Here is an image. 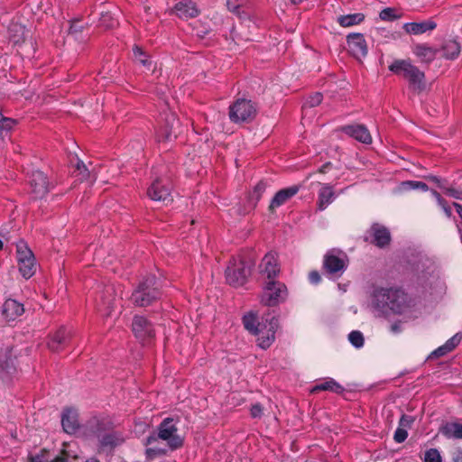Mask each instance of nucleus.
<instances>
[{
	"mask_svg": "<svg viewBox=\"0 0 462 462\" xmlns=\"http://www.w3.org/2000/svg\"><path fill=\"white\" fill-rule=\"evenodd\" d=\"M369 308L374 316L388 317L392 314L412 317L411 300L398 289H375L371 296Z\"/></svg>",
	"mask_w": 462,
	"mask_h": 462,
	"instance_id": "f257e3e1",
	"label": "nucleus"
},
{
	"mask_svg": "<svg viewBox=\"0 0 462 462\" xmlns=\"http://www.w3.org/2000/svg\"><path fill=\"white\" fill-rule=\"evenodd\" d=\"M243 324L246 330L256 337L259 347L269 348L275 340V334L279 328V320L276 317L267 314L258 319L256 313L249 311L243 316Z\"/></svg>",
	"mask_w": 462,
	"mask_h": 462,
	"instance_id": "f03ea898",
	"label": "nucleus"
},
{
	"mask_svg": "<svg viewBox=\"0 0 462 462\" xmlns=\"http://www.w3.org/2000/svg\"><path fill=\"white\" fill-rule=\"evenodd\" d=\"M423 269L418 273L417 284L421 294L431 300H437L445 293L446 286L435 264L426 261Z\"/></svg>",
	"mask_w": 462,
	"mask_h": 462,
	"instance_id": "7ed1b4c3",
	"label": "nucleus"
},
{
	"mask_svg": "<svg viewBox=\"0 0 462 462\" xmlns=\"http://www.w3.org/2000/svg\"><path fill=\"white\" fill-rule=\"evenodd\" d=\"M389 69L408 79L414 89L422 90L424 88V73L411 64L409 60H396L389 66Z\"/></svg>",
	"mask_w": 462,
	"mask_h": 462,
	"instance_id": "20e7f679",
	"label": "nucleus"
},
{
	"mask_svg": "<svg viewBox=\"0 0 462 462\" xmlns=\"http://www.w3.org/2000/svg\"><path fill=\"white\" fill-rule=\"evenodd\" d=\"M157 439L166 441L172 450L180 448L183 444V439L178 434V428L171 418H166L161 422L158 426L157 434L148 437L146 444H152Z\"/></svg>",
	"mask_w": 462,
	"mask_h": 462,
	"instance_id": "39448f33",
	"label": "nucleus"
},
{
	"mask_svg": "<svg viewBox=\"0 0 462 462\" xmlns=\"http://www.w3.org/2000/svg\"><path fill=\"white\" fill-rule=\"evenodd\" d=\"M161 295L156 279L153 275L143 280L137 289L132 293L133 301L138 306H147Z\"/></svg>",
	"mask_w": 462,
	"mask_h": 462,
	"instance_id": "423d86ee",
	"label": "nucleus"
},
{
	"mask_svg": "<svg viewBox=\"0 0 462 462\" xmlns=\"http://www.w3.org/2000/svg\"><path fill=\"white\" fill-rule=\"evenodd\" d=\"M287 287L278 281H269L263 286L260 301L265 306H277L287 299Z\"/></svg>",
	"mask_w": 462,
	"mask_h": 462,
	"instance_id": "0eeeda50",
	"label": "nucleus"
},
{
	"mask_svg": "<svg viewBox=\"0 0 462 462\" xmlns=\"http://www.w3.org/2000/svg\"><path fill=\"white\" fill-rule=\"evenodd\" d=\"M16 259L22 276L25 279L31 278L36 272V260L32 250L23 240L16 243Z\"/></svg>",
	"mask_w": 462,
	"mask_h": 462,
	"instance_id": "6e6552de",
	"label": "nucleus"
},
{
	"mask_svg": "<svg viewBox=\"0 0 462 462\" xmlns=\"http://www.w3.org/2000/svg\"><path fill=\"white\" fill-rule=\"evenodd\" d=\"M257 113L255 104L247 98H238L233 103V122H250Z\"/></svg>",
	"mask_w": 462,
	"mask_h": 462,
	"instance_id": "1a4fd4ad",
	"label": "nucleus"
},
{
	"mask_svg": "<svg viewBox=\"0 0 462 462\" xmlns=\"http://www.w3.org/2000/svg\"><path fill=\"white\" fill-rule=\"evenodd\" d=\"M254 260L251 254L239 257V262L233 263V287L243 286L252 273Z\"/></svg>",
	"mask_w": 462,
	"mask_h": 462,
	"instance_id": "9d476101",
	"label": "nucleus"
},
{
	"mask_svg": "<svg viewBox=\"0 0 462 462\" xmlns=\"http://www.w3.org/2000/svg\"><path fill=\"white\" fill-rule=\"evenodd\" d=\"M347 257L337 250L328 251L324 256V267L332 275L340 276L346 267Z\"/></svg>",
	"mask_w": 462,
	"mask_h": 462,
	"instance_id": "9b49d317",
	"label": "nucleus"
},
{
	"mask_svg": "<svg viewBox=\"0 0 462 462\" xmlns=\"http://www.w3.org/2000/svg\"><path fill=\"white\" fill-rule=\"evenodd\" d=\"M259 273L264 279L269 281H275V277L280 273V266L278 263L277 254L274 252L267 253L262 259L258 266Z\"/></svg>",
	"mask_w": 462,
	"mask_h": 462,
	"instance_id": "f8f14e48",
	"label": "nucleus"
},
{
	"mask_svg": "<svg viewBox=\"0 0 462 462\" xmlns=\"http://www.w3.org/2000/svg\"><path fill=\"white\" fill-rule=\"evenodd\" d=\"M347 51L356 59L361 60L368 53V47L362 33H350L346 37Z\"/></svg>",
	"mask_w": 462,
	"mask_h": 462,
	"instance_id": "ddd939ff",
	"label": "nucleus"
},
{
	"mask_svg": "<svg viewBox=\"0 0 462 462\" xmlns=\"http://www.w3.org/2000/svg\"><path fill=\"white\" fill-rule=\"evenodd\" d=\"M29 184L35 199L43 198L49 191V182L46 175L41 171H32L28 176Z\"/></svg>",
	"mask_w": 462,
	"mask_h": 462,
	"instance_id": "4468645a",
	"label": "nucleus"
},
{
	"mask_svg": "<svg viewBox=\"0 0 462 462\" xmlns=\"http://www.w3.org/2000/svg\"><path fill=\"white\" fill-rule=\"evenodd\" d=\"M132 329L136 338L141 341L149 340L154 337L152 325L142 316L134 318Z\"/></svg>",
	"mask_w": 462,
	"mask_h": 462,
	"instance_id": "2eb2a0df",
	"label": "nucleus"
},
{
	"mask_svg": "<svg viewBox=\"0 0 462 462\" xmlns=\"http://www.w3.org/2000/svg\"><path fill=\"white\" fill-rule=\"evenodd\" d=\"M148 197L154 201H170L171 188L162 179H156L147 190Z\"/></svg>",
	"mask_w": 462,
	"mask_h": 462,
	"instance_id": "dca6fc26",
	"label": "nucleus"
},
{
	"mask_svg": "<svg viewBox=\"0 0 462 462\" xmlns=\"http://www.w3.org/2000/svg\"><path fill=\"white\" fill-rule=\"evenodd\" d=\"M300 189L298 186H291L285 189H280L275 193L271 203L269 205V209L271 211H274L276 208L287 203L292 197H294Z\"/></svg>",
	"mask_w": 462,
	"mask_h": 462,
	"instance_id": "f3484780",
	"label": "nucleus"
},
{
	"mask_svg": "<svg viewBox=\"0 0 462 462\" xmlns=\"http://www.w3.org/2000/svg\"><path fill=\"white\" fill-rule=\"evenodd\" d=\"M179 121L174 115L167 116L166 123L163 127L157 131V139L159 142L171 141L177 136V125Z\"/></svg>",
	"mask_w": 462,
	"mask_h": 462,
	"instance_id": "a211bd4d",
	"label": "nucleus"
},
{
	"mask_svg": "<svg viewBox=\"0 0 462 462\" xmlns=\"http://www.w3.org/2000/svg\"><path fill=\"white\" fill-rule=\"evenodd\" d=\"M342 130L346 134L363 143L368 144L372 143V136L368 129L363 125H346Z\"/></svg>",
	"mask_w": 462,
	"mask_h": 462,
	"instance_id": "6ab92c4d",
	"label": "nucleus"
},
{
	"mask_svg": "<svg viewBox=\"0 0 462 462\" xmlns=\"http://www.w3.org/2000/svg\"><path fill=\"white\" fill-rule=\"evenodd\" d=\"M24 311L22 303L13 299H7L2 309V313L7 321L14 320L20 317Z\"/></svg>",
	"mask_w": 462,
	"mask_h": 462,
	"instance_id": "aec40b11",
	"label": "nucleus"
},
{
	"mask_svg": "<svg viewBox=\"0 0 462 462\" xmlns=\"http://www.w3.org/2000/svg\"><path fill=\"white\" fill-rule=\"evenodd\" d=\"M174 12L181 19L196 17L199 13L196 4L190 0L177 3L174 6Z\"/></svg>",
	"mask_w": 462,
	"mask_h": 462,
	"instance_id": "412c9836",
	"label": "nucleus"
},
{
	"mask_svg": "<svg viewBox=\"0 0 462 462\" xmlns=\"http://www.w3.org/2000/svg\"><path fill=\"white\" fill-rule=\"evenodd\" d=\"M336 199L333 187L328 184H322L318 193L317 206L320 211L325 210Z\"/></svg>",
	"mask_w": 462,
	"mask_h": 462,
	"instance_id": "4be33fe9",
	"label": "nucleus"
},
{
	"mask_svg": "<svg viewBox=\"0 0 462 462\" xmlns=\"http://www.w3.org/2000/svg\"><path fill=\"white\" fill-rule=\"evenodd\" d=\"M61 425L65 432L74 433L79 428L78 414L72 409H66L61 417Z\"/></svg>",
	"mask_w": 462,
	"mask_h": 462,
	"instance_id": "5701e85b",
	"label": "nucleus"
},
{
	"mask_svg": "<svg viewBox=\"0 0 462 462\" xmlns=\"http://www.w3.org/2000/svg\"><path fill=\"white\" fill-rule=\"evenodd\" d=\"M437 24L433 21H423L420 23H404L403 29L410 34H422L428 31L435 29Z\"/></svg>",
	"mask_w": 462,
	"mask_h": 462,
	"instance_id": "b1692460",
	"label": "nucleus"
},
{
	"mask_svg": "<svg viewBox=\"0 0 462 462\" xmlns=\"http://www.w3.org/2000/svg\"><path fill=\"white\" fill-rule=\"evenodd\" d=\"M370 232L373 236V242L377 246L383 247L390 242V233L385 227L375 224L372 226Z\"/></svg>",
	"mask_w": 462,
	"mask_h": 462,
	"instance_id": "393cba45",
	"label": "nucleus"
},
{
	"mask_svg": "<svg viewBox=\"0 0 462 462\" xmlns=\"http://www.w3.org/2000/svg\"><path fill=\"white\" fill-rule=\"evenodd\" d=\"M438 50L434 49L427 44H418L413 48L414 55L421 61L425 63H429L432 61L436 55Z\"/></svg>",
	"mask_w": 462,
	"mask_h": 462,
	"instance_id": "a878e982",
	"label": "nucleus"
},
{
	"mask_svg": "<svg viewBox=\"0 0 462 462\" xmlns=\"http://www.w3.org/2000/svg\"><path fill=\"white\" fill-rule=\"evenodd\" d=\"M68 337L69 332L67 331V329L64 328H60L52 336H51L49 341L47 342L48 347L51 351L60 350L61 346L65 343Z\"/></svg>",
	"mask_w": 462,
	"mask_h": 462,
	"instance_id": "bb28decb",
	"label": "nucleus"
},
{
	"mask_svg": "<svg viewBox=\"0 0 462 462\" xmlns=\"http://www.w3.org/2000/svg\"><path fill=\"white\" fill-rule=\"evenodd\" d=\"M125 439L121 433L112 431L99 436V443L102 448H113L124 442Z\"/></svg>",
	"mask_w": 462,
	"mask_h": 462,
	"instance_id": "cd10ccee",
	"label": "nucleus"
},
{
	"mask_svg": "<svg viewBox=\"0 0 462 462\" xmlns=\"http://www.w3.org/2000/svg\"><path fill=\"white\" fill-rule=\"evenodd\" d=\"M442 56L448 60H454L460 53V45L457 42L449 40L445 42L441 48Z\"/></svg>",
	"mask_w": 462,
	"mask_h": 462,
	"instance_id": "c85d7f7f",
	"label": "nucleus"
},
{
	"mask_svg": "<svg viewBox=\"0 0 462 462\" xmlns=\"http://www.w3.org/2000/svg\"><path fill=\"white\" fill-rule=\"evenodd\" d=\"M317 391H329V392L339 393L343 392V387L338 383H337L334 379L328 378L325 382L316 384L311 389V393H315Z\"/></svg>",
	"mask_w": 462,
	"mask_h": 462,
	"instance_id": "c756f323",
	"label": "nucleus"
},
{
	"mask_svg": "<svg viewBox=\"0 0 462 462\" xmlns=\"http://www.w3.org/2000/svg\"><path fill=\"white\" fill-rule=\"evenodd\" d=\"M365 15L361 13L350 14L337 17V23L342 27H350L361 23Z\"/></svg>",
	"mask_w": 462,
	"mask_h": 462,
	"instance_id": "7c9ffc66",
	"label": "nucleus"
},
{
	"mask_svg": "<svg viewBox=\"0 0 462 462\" xmlns=\"http://www.w3.org/2000/svg\"><path fill=\"white\" fill-rule=\"evenodd\" d=\"M441 432L448 439H462V424L457 422L447 423L442 427Z\"/></svg>",
	"mask_w": 462,
	"mask_h": 462,
	"instance_id": "2f4dec72",
	"label": "nucleus"
},
{
	"mask_svg": "<svg viewBox=\"0 0 462 462\" xmlns=\"http://www.w3.org/2000/svg\"><path fill=\"white\" fill-rule=\"evenodd\" d=\"M75 173L80 180H90L93 182L96 180L94 176H91L89 170L87 168L84 162L79 160L77 162Z\"/></svg>",
	"mask_w": 462,
	"mask_h": 462,
	"instance_id": "473e14b6",
	"label": "nucleus"
},
{
	"mask_svg": "<svg viewBox=\"0 0 462 462\" xmlns=\"http://www.w3.org/2000/svg\"><path fill=\"white\" fill-rule=\"evenodd\" d=\"M430 179L433 181H435L436 183H438L439 187L441 188V189H445V193L449 196V197H452L454 199H462V190H459V189H453V188H445L440 180L435 176H431L430 177Z\"/></svg>",
	"mask_w": 462,
	"mask_h": 462,
	"instance_id": "72a5a7b5",
	"label": "nucleus"
},
{
	"mask_svg": "<svg viewBox=\"0 0 462 462\" xmlns=\"http://www.w3.org/2000/svg\"><path fill=\"white\" fill-rule=\"evenodd\" d=\"M401 188L403 190H410V189H421L423 191L428 190V185L421 181H415V180H408L403 181L401 184Z\"/></svg>",
	"mask_w": 462,
	"mask_h": 462,
	"instance_id": "f704fd0d",
	"label": "nucleus"
},
{
	"mask_svg": "<svg viewBox=\"0 0 462 462\" xmlns=\"http://www.w3.org/2000/svg\"><path fill=\"white\" fill-rule=\"evenodd\" d=\"M349 342L356 348L364 346V336L360 331L354 330L348 335Z\"/></svg>",
	"mask_w": 462,
	"mask_h": 462,
	"instance_id": "c9c22d12",
	"label": "nucleus"
},
{
	"mask_svg": "<svg viewBox=\"0 0 462 462\" xmlns=\"http://www.w3.org/2000/svg\"><path fill=\"white\" fill-rule=\"evenodd\" d=\"M15 121L10 117H5L0 112V135L7 133L14 125Z\"/></svg>",
	"mask_w": 462,
	"mask_h": 462,
	"instance_id": "e433bc0d",
	"label": "nucleus"
},
{
	"mask_svg": "<svg viewBox=\"0 0 462 462\" xmlns=\"http://www.w3.org/2000/svg\"><path fill=\"white\" fill-rule=\"evenodd\" d=\"M133 51L134 59L138 62H140L144 67H148L150 65L151 62L148 59V56L145 54V52L143 51V50L140 47L135 46Z\"/></svg>",
	"mask_w": 462,
	"mask_h": 462,
	"instance_id": "4c0bfd02",
	"label": "nucleus"
},
{
	"mask_svg": "<svg viewBox=\"0 0 462 462\" xmlns=\"http://www.w3.org/2000/svg\"><path fill=\"white\" fill-rule=\"evenodd\" d=\"M431 193H432V196L436 199L438 205L444 211L445 215L448 217H450L452 216L451 208L447 204V202L440 197V195L437 191L432 190Z\"/></svg>",
	"mask_w": 462,
	"mask_h": 462,
	"instance_id": "58836bf2",
	"label": "nucleus"
},
{
	"mask_svg": "<svg viewBox=\"0 0 462 462\" xmlns=\"http://www.w3.org/2000/svg\"><path fill=\"white\" fill-rule=\"evenodd\" d=\"M322 101V95L320 93H315L311 96H310L304 105L303 109H306L307 107H314L318 105H319Z\"/></svg>",
	"mask_w": 462,
	"mask_h": 462,
	"instance_id": "ea45409f",
	"label": "nucleus"
},
{
	"mask_svg": "<svg viewBox=\"0 0 462 462\" xmlns=\"http://www.w3.org/2000/svg\"><path fill=\"white\" fill-rule=\"evenodd\" d=\"M425 462H441V456L438 449L430 448L425 452Z\"/></svg>",
	"mask_w": 462,
	"mask_h": 462,
	"instance_id": "a19ab883",
	"label": "nucleus"
},
{
	"mask_svg": "<svg viewBox=\"0 0 462 462\" xmlns=\"http://www.w3.org/2000/svg\"><path fill=\"white\" fill-rule=\"evenodd\" d=\"M51 457L52 456L48 451L43 449L40 454L32 456L30 459L31 462H51Z\"/></svg>",
	"mask_w": 462,
	"mask_h": 462,
	"instance_id": "79ce46f5",
	"label": "nucleus"
},
{
	"mask_svg": "<svg viewBox=\"0 0 462 462\" xmlns=\"http://www.w3.org/2000/svg\"><path fill=\"white\" fill-rule=\"evenodd\" d=\"M414 422V417L410 415H402L399 420L398 427L402 428L408 431Z\"/></svg>",
	"mask_w": 462,
	"mask_h": 462,
	"instance_id": "37998d69",
	"label": "nucleus"
},
{
	"mask_svg": "<svg viewBox=\"0 0 462 462\" xmlns=\"http://www.w3.org/2000/svg\"><path fill=\"white\" fill-rule=\"evenodd\" d=\"M408 437V431L402 428L398 427L394 432L393 439L397 443H402Z\"/></svg>",
	"mask_w": 462,
	"mask_h": 462,
	"instance_id": "c03bdc74",
	"label": "nucleus"
},
{
	"mask_svg": "<svg viewBox=\"0 0 462 462\" xmlns=\"http://www.w3.org/2000/svg\"><path fill=\"white\" fill-rule=\"evenodd\" d=\"M460 338L461 337L457 334L450 337L444 345L450 352L459 344Z\"/></svg>",
	"mask_w": 462,
	"mask_h": 462,
	"instance_id": "a18cd8bd",
	"label": "nucleus"
},
{
	"mask_svg": "<svg viewBox=\"0 0 462 462\" xmlns=\"http://www.w3.org/2000/svg\"><path fill=\"white\" fill-rule=\"evenodd\" d=\"M97 310L103 315L109 316L111 314L112 305L111 302H103L102 304H98L97 306Z\"/></svg>",
	"mask_w": 462,
	"mask_h": 462,
	"instance_id": "49530a36",
	"label": "nucleus"
},
{
	"mask_svg": "<svg viewBox=\"0 0 462 462\" xmlns=\"http://www.w3.org/2000/svg\"><path fill=\"white\" fill-rule=\"evenodd\" d=\"M250 413L253 418H261L263 415V407L259 403L252 405Z\"/></svg>",
	"mask_w": 462,
	"mask_h": 462,
	"instance_id": "de8ad7c7",
	"label": "nucleus"
},
{
	"mask_svg": "<svg viewBox=\"0 0 462 462\" xmlns=\"http://www.w3.org/2000/svg\"><path fill=\"white\" fill-rule=\"evenodd\" d=\"M101 23L106 28H111L115 26L116 22L114 19H112L109 14H106L102 15Z\"/></svg>",
	"mask_w": 462,
	"mask_h": 462,
	"instance_id": "09e8293b",
	"label": "nucleus"
},
{
	"mask_svg": "<svg viewBox=\"0 0 462 462\" xmlns=\"http://www.w3.org/2000/svg\"><path fill=\"white\" fill-rule=\"evenodd\" d=\"M449 353V350H448V348L446 347L445 345H442L440 346L439 347H438L437 349H435L430 356H445L446 354Z\"/></svg>",
	"mask_w": 462,
	"mask_h": 462,
	"instance_id": "8fccbe9b",
	"label": "nucleus"
},
{
	"mask_svg": "<svg viewBox=\"0 0 462 462\" xmlns=\"http://www.w3.org/2000/svg\"><path fill=\"white\" fill-rule=\"evenodd\" d=\"M163 454V451L160 448H147L146 449V456L148 458H152V457L156 455Z\"/></svg>",
	"mask_w": 462,
	"mask_h": 462,
	"instance_id": "3c124183",
	"label": "nucleus"
},
{
	"mask_svg": "<svg viewBox=\"0 0 462 462\" xmlns=\"http://www.w3.org/2000/svg\"><path fill=\"white\" fill-rule=\"evenodd\" d=\"M393 9L391 8H385L380 13V18L382 20H387L392 18Z\"/></svg>",
	"mask_w": 462,
	"mask_h": 462,
	"instance_id": "603ef678",
	"label": "nucleus"
},
{
	"mask_svg": "<svg viewBox=\"0 0 462 462\" xmlns=\"http://www.w3.org/2000/svg\"><path fill=\"white\" fill-rule=\"evenodd\" d=\"M309 279L311 283H318L320 281V276L317 272H311L309 275Z\"/></svg>",
	"mask_w": 462,
	"mask_h": 462,
	"instance_id": "864d4df0",
	"label": "nucleus"
},
{
	"mask_svg": "<svg viewBox=\"0 0 462 462\" xmlns=\"http://www.w3.org/2000/svg\"><path fill=\"white\" fill-rule=\"evenodd\" d=\"M82 28V25H79V22H73L71 24H70V27H69V32L70 33H75L79 31H80Z\"/></svg>",
	"mask_w": 462,
	"mask_h": 462,
	"instance_id": "5fc2aeb1",
	"label": "nucleus"
},
{
	"mask_svg": "<svg viewBox=\"0 0 462 462\" xmlns=\"http://www.w3.org/2000/svg\"><path fill=\"white\" fill-rule=\"evenodd\" d=\"M265 185L263 183H258L254 188V192H257L256 200L259 199L261 193L264 190Z\"/></svg>",
	"mask_w": 462,
	"mask_h": 462,
	"instance_id": "6e6d98bb",
	"label": "nucleus"
},
{
	"mask_svg": "<svg viewBox=\"0 0 462 462\" xmlns=\"http://www.w3.org/2000/svg\"><path fill=\"white\" fill-rule=\"evenodd\" d=\"M453 462H462V450H457L453 455Z\"/></svg>",
	"mask_w": 462,
	"mask_h": 462,
	"instance_id": "4d7b16f0",
	"label": "nucleus"
},
{
	"mask_svg": "<svg viewBox=\"0 0 462 462\" xmlns=\"http://www.w3.org/2000/svg\"><path fill=\"white\" fill-rule=\"evenodd\" d=\"M51 462H69L67 458L63 457H51Z\"/></svg>",
	"mask_w": 462,
	"mask_h": 462,
	"instance_id": "13d9d810",
	"label": "nucleus"
},
{
	"mask_svg": "<svg viewBox=\"0 0 462 462\" xmlns=\"http://www.w3.org/2000/svg\"><path fill=\"white\" fill-rule=\"evenodd\" d=\"M391 330H392L393 332H394V333L399 332V331H400L399 326H398L397 324H393V325H392V327H391Z\"/></svg>",
	"mask_w": 462,
	"mask_h": 462,
	"instance_id": "bf43d9fd",
	"label": "nucleus"
},
{
	"mask_svg": "<svg viewBox=\"0 0 462 462\" xmlns=\"http://www.w3.org/2000/svg\"><path fill=\"white\" fill-rule=\"evenodd\" d=\"M86 462H99L97 458L91 457L88 459Z\"/></svg>",
	"mask_w": 462,
	"mask_h": 462,
	"instance_id": "052dcab7",
	"label": "nucleus"
},
{
	"mask_svg": "<svg viewBox=\"0 0 462 462\" xmlns=\"http://www.w3.org/2000/svg\"><path fill=\"white\" fill-rule=\"evenodd\" d=\"M232 14H233V15L236 14L238 16L239 19L241 18L240 13L238 11L233 10Z\"/></svg>",
	"mask_w": 462,
	"mask_h": 462,
	"instance_id": "680f3d73",
	"label": "nucleus"
},
{
	"mask_svg": "<svg viewBox=\"0 0 462 462\" xmlns=\"http://www.w3.org/2000/svg\"><path fill=\"white\" fill-rule=\"evenodd\" d=\"M329 164H326L325 166H323V168L320 170L321 172H325V168H327Z\"/></svg>",
	"mask_w": 462,
	"mask_h": 462,
	"instance_id": "e2e57ef3",
	"label": "nucleus"
},
{
	"mask_svg": "<svg viewBox=\"0 0 462 462\" xmlns=\"http://www.w3.org/2000/svg\"><path fill=\"white\" fill-rule=\"evenodd\" d=\"M3 246H4V243H3V241H2V240H0V250H2V249H3Z\"/></svg>",
	"mask_w": 462,
	"mask_h": 462,
	"instance_id": "0e129e2a",
	"label": "nucleus"
},
{
	"mask_svg": "<svg viewBox=\"0 0 462 462\" xmlns=\"http://www.w3.org/2000/svg\"><path fill=\"white\" fill-rule=\"evenodd\" d=\"M228 115L231 117V106H228Z\"/></svg>",
	"mask_w": 462,
	"mask_h": 462,
	"instance_id": "69168bd1",
	"label": "nucleus"
},
{
	"mask_svg": "<svg viewBox=\"0 0 462 462\" xmlns=\"http://www.w3.org/2000/svg\"><path fill=\"white\" fill-rule=\"evenodd\" d=\"M294 4L299 3L300 0H291Z\"/></svg>",
	"mask_w": 462,
	"mask_h": 462,
	"instance_id": "338daca9",
	"label": "nucleus"
}]
</instances>
